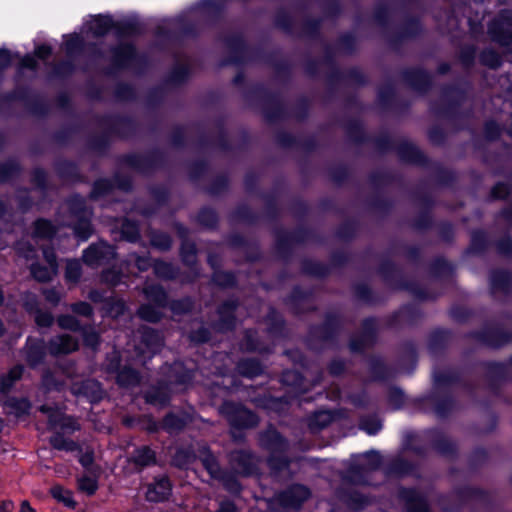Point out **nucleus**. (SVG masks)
<instances>
[{
  "label": "nucleus",
  "instance_id": "obj_39",
  "mask_svg": "<svg viewBox=\"0 0 512 512\" xmlns=\"http://www.w3.org/2000/svg\"><path fill=\"white\" fill-rule=\"evenodd\" d=\"M124 309H125V304L122 300H117L115 301L110 309H109V313L113 316V317H118L119 315H121L123 312H124Z\"/></svg>",
  "mask_w": 512,
  "mask_h": 512
},
{
  "label": "nucleus",
  "instance_id": "obj_10",
  "mask_svg": "<svg viewBox=\"0 0 512 512\" xmlns=\"http://www.w3.org/2000/svg\"><path fill=\"white\" fill-rule=\"evenodd\" d=\"M262 444L275 453L283 452L287 447L286 442L275 430H269L262 437Z\"/></svg>",
  "mask_w": 512,
  "mask_h": 512
},
{
  "label": "nucleus",
  "instance_id": "obj_57",
  "mask_svg": "<svg viewBox=\"0 0 512 512\" xmlns=\"http://www.w3.org/2000/svg\"><path fill=\"white\" fill-rule=\"evenodd\" d=\"M246 348L248 350H255L256 349V346L253 344V343H247L246 344Z\"/></svg>",
  "mask_w": 512,
  "mask_h": 512
},
{
  "label": "nucleus",
  "instance_id": "obj_9",
  "mask_svg": "<svg viewBox=\"0 0 512 512\" xmlns=\"http://www.w3.org/2000/svg\"><path fill=\"white\" fill-rule=\"evenodd\" d=\"M309 496V491L304 486H293L282 494L281 501L288 506L298 507Z\"/></svg>",
  "mask_w": 512,
  "mask_h": 512
},
{
  "label": "nucleus",
  "instance_id": "obj_21",
  "mask_svg": "<svg viewBox=\"0 0 512 512\" xmlns=\"http://www.w3.org/2000/svg\"><path fill=\"white\" fill-rule=\"evenodd\" d=\"M117 380L120 385L133 386L139 382V376L135 370L125 368L118 374Z\"/></svg>",
  "mask_w": 512,
  "mask_h": 512
},
{
  "label": "nucleus",
  "instance_id": "obj_6",
  "mask_svg": "<svg viewBox=\"0 0 512 512\" xmlns=\"http://www.w3.org/2000/svg\"><path fill=\"white\" fill-rule=\"evenodd\" d=\"M78 348V342L70 335H60L53 338L48 346L51 354H68Z\"/></svg>",
  "mask_w": 512,
  "mask_h": 512
},
{
  "label": "nucleus",
  "instance_id": "obj_28",
  "mask_svg": "<svg viewBox=\"0 0 512 512\" xmlns=\"http://www.w3.org/2000/svg\"><path fill=\"white\" fill-rule=\"evenodd\" d=\"M360 427L368 434L373 435L381 429V423L376 418H366L361 421Z\"/></svg>",
  "mask_w": 512,
  "mask_h": 512
},
{
  "label": "nucleus",
  "instance_id": "obj_4",
  "mask_svg": "<svg viewBox=\"0 0 512 512\" xmlns=\"http://www.w3.org/2000/svg\"><path fill=\"white\" fill-rule=\"evenodd\" d=\"M44 257L48 263V267H41L39 265L31 266V273L35 279L39 281H48L57 272V263L53 251L45 249L43 251Z\"/></svg>",
  "mask_w": 512,
  "mask_h": 512
},
{
  "label": "nucleus",
  "instance_id": "obj_29",
  "mask_svg": "<svg viewBox=\"0 0 512 512\" xmlns=\"http://www.w3.org/2000/svg\"><path fill=\"white\" fill-rule=\"evenodd\" d=\"M145 342L147 345V349L151 353H155L161 346V340L159 335L152 332L146 333Z\"/></svg>",
  "mask_w": 512,
  "mask_h": 512
},
{
  "label": "nucleus",
  "instance_id": "obj_48",
  "mask_svg": "<svg viewBox=\"0 0 512 512\" xmlns=\"http://www.w3.org/2000/svg\"><path fill=\"white\" fill-rule=\"evenodd\" d=\"M21 64L23 67H26V68H34L36 65V62H35V59L33 56L27 55L22 59Z\"/></svg>",
  "mask_w": 512,
  "mask_h": 512
},
{
  "label": "nucleus",
  "instance_id": "obj_54",
  "mask_svg": "<svg viewBox=\"0 0 512 512\" xmlns=\"http://www.w3.org/2000/svg\"><path fill=\"white\" fill-rule=\"evenodd\" d=\"M238 413H239V415H240V417H241V418L251 416V415H250V413H249L248 411L243 410V409L239 410V411H238Z\"/></svg>",
  "mask_w": 512,
  "mask_h": 512
},
{
  "label": "nucleus",
  "instance_id": "obj_58",
  "mask_svg": "<svg viewBox=\"0 0 512 512\" xmlns=\"http://www.w3.org/2000/svg\"><path fill=\"white\" fill-rule=\"evenodd\" d=\"M269 461H270L271 466L276 467V464L274 463L275 456L271 457Z\"/></svg>",
  "mask_w": 512,
  "mask_h": 512
},
{
  "label": "nucleus",
  "instance_id": "obj_51",
  "mask_svg": "<svg viewBox=\"0 0 512 512\" xmlns=\"http://www.w3.org/2000/svg\"><path fill=\"white\" fill-rule=\"evenodd\" d=\"M19 512H35L27 500H24L20 504Z\"/></svg>",
  "mask_w": 512,
  "mask_h": 512
},
{
  "label": "nucleus",
  "instance_id": "obj_13",
  "mask_svg": "<svg viewBox=\"0 0 512 512\" xmlns=\"http://www.w3.org/2000/svg\"><path fill=\"white\" fill-rule=\"evenodd\" d=\"M403 497L408 502L409 512H428L426 503L416 492L406 491L404 492Z\"/></svg>",
  "mask_w": 512,
  "mask_h": 512
},
{
  "label": "nucleus",
  "instance_id": "obj_3",
  "mask_svg": "<svg viewBox=\"0 0 512 512\" xmlns=\"http://www.w3.org/2000/svg\"><path fill=\"white\" fill-rule=\"evenodd\" d=\"M115 256L114 248L104 242L91 245L84 251L83 259L89 265H96Z\"/></svg>",
  "mask_w": 512,
  "mask_h": 512
},
{
  "label": "nucleus",
  "instance_id": "obj_43",
  "mask_svg": "<svg viewBox=\"0 0 512 512\" xmlns=\"http://www.w3.org/2000/svg\"><path fill=\"white\" fill-rule=\"evenodd\" d=\"M84 341L88 346L94 347L98 343V335L95 332L85 333Z\"/></svg>",
  "mask_w": 512,
  "mask_h": 512
},
{
  "label": "nucleus",
  "instance_id": "obj_1",
  "mask_svg": "<svg viewBox=\"0 0 512 512\" xmlns=\"http://www.w3.org/2000/svg\"><path fill=\"white\" fill-rule=\"evenodd\" d=\"M198 457L209 474L213 478L220 479L227 490L233 493L239 491V485L234 476H227L221 473L215 457L211 454L207 447L203 446L199 449Z\"/></svg>",
  "mask_w": 512,
  "mask_h": 512
},
{
  "label": "nucleus",
  "instance_id": "obj_27",
  "mask_svg": "<svg viewBox=\"0 0 512 512\" xmlns=\"http://www.w3.org/2000/svg\"><path fill=\"white\" fill-rule=\"evenodd\" d=\"M81 275V265L76 260H70L66 265V278L70 281H77Z\"/></svg>",
  "mask_w": 512,
  "mask_h": 512
},
{
  "label": "nucleus",
  "instance_id": "obj_11",
  "mask_svg": "<svg viewBox=\"0 0 512 512\" xmlns=\"http://www.w3.org/2000/svg\"><path fill=\"white\" fill-rule=\"evenodd\" d=\"M233 469L237 474H249L252 471V460L248 454L235 452L231 456Z\"/></svg>",
  "mask_w": 512,
  "mask_h": 512
},
{
  "label": "nucleus",
  "instance_id": "obj_46",
  "mask_svg": "<svg viewBox=\"0 0 512 512\" xmlns=\"http://www.w3.org/2000/svg\"><path fill=\"white\" fill-rule=\"evenodd\" d=\"M10 55L6 50H0V69L10 63Z\"/></svg>",
  "mask_w": 512,
  "mask_h": 512
},
{
  "label": "nucleus",
  "instance_id": "obj_34",
  "mask_svg": "<svg viewBox=\"0 0 512 512\" xmlns=\"http://www.w3.org/2000/svg\"><path fill=\"white\" fill-rule=\"evenodd\" d=\"M164 426L169 430H177L183 426V421L175 415H168L164 419Z\"/></svg>",
  "mask_w": 512,
  "mask_h": 512
},
{
  "label": "nucleus",
  "instance_id": "obj_31",
  "mask_svg": "<svg viewBox=\"0 0 512 512\" xmlns=\"http://www.w3.org/2000/svg\"><path fill=\"white\" fill-rule=\"evenodd\" d=\"M122 234L127 240L134 241L138 236V229L133 223L126 221L122 225Z\"/></svg>",
  "mask_w": 512,
  "mask_h": 512
},
{
  "label": "nucleus",
  "instance_id": "obj_17",
  "mask_svg": "<svg viewBox=\"0 0 512 512\" xmlns=\"http://www.w3.org/2000/svg\"><path fill=\"white\" fill-rule=\"evenodd\" d=\"M112 26V21L109 17L99 16L92 20L90 30L96 36L104 35Z\"/></svg>",
  "mask_w": 512,
  "mask_h": 512
},
{
  "label": "nucleus",
  "instance_id": "obj_32",
  "mask_svg": "<svg viewBox=\"0 0 512 512\" xmlns=\"http://www.w3.org/2000/svg\"><path fill=\"white\" fill-rule=\"evenodd\" d=\"M152 244L162 250L168 249L171 245V240L166 234H156L151 239Z\"/></svg>",
  "mask_w": 512,
  "mask_h": 512
},
{
  "label": "nucleus",
  "instance_id": "obj_37",
  "mask_svg": "<svg viewBox=\"0 0 512 512\" xmlns=\"http://www.w3.org/2000/svg\"><path fill=\"white\" fill-rule=\"evenodd\" d=\"M103 280L111 285H116L120 282V274L115 270H108L104 272Z\"/></svg>",
  "mask_w": 512,
  "mask_h": 512
},
{
  "label": "nucleus",
  "instance_id": "obj_25",
  "mask_svg": "<svg viewBox=\"0 0 512 512\" xmlns=\"http://www.w3.org/2000/svg\"><path fill=\"white\" fill-rule=\"evenodd\" d=\"M78 487L82 492L91 495L97 490V481L94 477L83 476L78 480Z\"/></svg>",
  "mask_w": 512,
  "mask_h": 512
},
{
  "label": "nucleus",
  "instance_id": "obj_38",
  "mask_svg": "<svg viewBox=\"0 0 512 512\" xmlns=\"http://www.w3.org/2000/svg\"><path fill=\"white\" fill-rule=\"evenodd\" d=\"M482 59L487 65L491 67H496L500 63L498 55L492 52H485L482 56Z\"/></svg>",
  "mask_w": 512,
  "mask_h": 512
},
{
  "label": "nucleus",
  "instance_id": "obj_53",
  "mask_svg": "<svg viewBox=\"0 0 512 512\" xmlns=\"http://www.w3.org/2000/svg\"><path fill=\"white\" fill-rule=\"evenodd\" d=\"M318 419H321V425H325L326 422L330 419V415L326 412H321L317 415Z\"/></svg>",
  "mask_w": 512,
  "mask_h": 512
},
{
  "label": "nucleus",
  "instance_id": "obj_24",
  "mask_svg": "<svg viewBox=\"0 0 512 512\" xmlns=\"http://www.w3.org/2000/svg\"><path fill=\"white\" fill-rule=\"evenodd\" d=\"M138 312L142 319L150 322H156L161 317V313L158 308L152 305H143Z\"/></svg>",
  "mask_w": 512,
  "mask_h": 512
},
{
  "label": "nucleus",
  "instance_id": "obj_15",
  "mask_svg": "<svg viewBox=\"0 0 512 512\" xmlns=\"http://www.w3.org/2000/svg\"><path fill=\"white\" fill-rule=\"evenodd\" d=\"M89 215V211H84L83 217L80 218L79 222L74 227V233L81 240H86L92 233Z\"/></svg>",
  "mask_w": 512,
  "mask_h": 512
},
{
  "label": "nucleus",
  "instance_id": "obj_16",
  "mask_svg": "<svg viewBox=\"0 0 512 512\" xmlns=\"http://www.w3.org/2000/svg\"><path fill=\"white\" fill-rule=\"evenodd\" d=\"M51 494L56 500L62 502L67 507L74 508L76 506V502L73 499L72 492L64 489L61 486L52 487Z\"/></svg>",
  "mask_w": 512,
  "mask_h": 512
},
{
  "label": "nucleus",
  "instance_id": "obj_2",
  "mask_svg": "<svg viewBox=\"0 0 512 512\" xmlns=\"http://www.w3.org/2000/svg\"><path fill=\"white\" fill-rule=\"evenodd\" d=\"M41 411L48 414L49 424L54 429H60L65 433H71L79 429V424L73 418L65 416L59 410H53L49 407L42 406Z\"/></svg>",
  "mask_w": 512,
  "mask_h": 512
},
{
  "label": "nucleus",
  "instance_id": "obj_8",
  "mask_svg": "<svg viewBox=\"0 0 512 512\" xmlns=\"http://www.w3.org/2000/svg\"><path fill=\"white\" fill-rule=\"evenodd\" d=\"M170 491L171 485L169 480L160 478L148 487L146 497L149 501H162L169 496Z\"/></svg>",
  "mask_w": 512,
  "mask_h": 512
},
{
  "label": "nucleus",
  "instance_id": "obj_33",
  "mask_svg": "<svg viewBox=\"0 0 512 512\" xmlns=\"http://www.w3.org/2000/svg\"><path fill=\"white\" fill-rule=\"evenodd\" d=\"M134 53V50L129 45H124L119 48V50L116 52V58L119 64H124L126 60H128L130 57H132Z\"/></svg>",
  "mask_w": 512,
  "mask_h": 512
},
{
  "label": "nucleus",
  "instance_id": "obj_52",
  "mask_svg": "<svg viewBox=\"0 0 512 512\" xmlns=\"http://www.w3.org/2000/svg\"><path fill=\"white\" fill-rule=\"evenodd\" d=\"M246 363H243L242 366H241V371L245 374H248L249 376H254L256 375L258 372H259V367L258 366H255L253 367V369L251 371H248L244 368V365Z\"/></svg>",
  "mask_w": 512,
  "mask_h": 512
},
{
  "label": "nucleus",
  "instance_id": "obj_18",
  "mask_svg": "<svg viewBox=\"0 0 512 512\" xmlns=\"http://www.w3.org/2000/svg\"><path fill=\"white\" fill-rule=\"evenodd\" d=\"M133 460L137 465L144 467L154 462L155 455L148 447H141L135 450Z\"/></svg>",
  "mask_w": 512,
  "mask_h": 512
},
{
  "label": "nucleus",
  "instance_id": "obj_20",
  "mask_svg": "<svg viewBox=\"0 0 512 512\" xmlns=\"http://www.w3.org/2000/svg\"><path fill=\"white\" fill-rule=\"evenodd\" d=\"M359 464L365 471L374 470L380 464V456L376 452L366 453L360 457Z\"/></svg>",
  "mask_w": 512,
  "mask_h": 512
},
{
  "label": "nucleus",
  "instance_id": "obj_12",
  "mask_svg": "<svg viewBox=\"0 0 512 512\" xmlns=\"http://www.w3.org/2000/svg\"><path fill=\"white\" fill-rule=\"evenodd\" d=\"M4 406L9 414H13L17 417L28 413L30 409V403L25 398H8L4 402Z\"/></svg>",
  "mask_w": 512,
  "mask_h": 512
},
{
  "label": "nucleus",
  "instance_id": "obj_49",
  "mask_svg": "<svg viewBox=\"0 0 512 512\" xmlns=\"http://www.w3.org/2000/svg\"><path fill=\"white\" fill-rule=\"evenodd\" d=\"M93 458L90 453H85L81 456L80 462L83 466L88 467L92 464Z\"/></svg>",
  "mask_w": 512,
  "mask_h": 512
},
{
  "label": "nucleus",
  "instance_id": "obj_40",
  "mask_svg": "<svg viewBox=\"0 0 512 512\" xmlns=\"http://www.w3.org/2000/svg\"><path fill=\"white\" fill-rule=\"evenodd\" d=\"M129 261L133 262L141 271L146 270L150 266L149 260L144 257H137L133 255Z\"/></svg>",
  "mask_w": 512,
  "mask_h": 512
},
{
  "label": "nucleus",
  "instance_id": "obj_7",
  "mask_svg": "<svg viewBox=\"0 0 512 512\" xmlns=\"http://www.w3.org/2000/svg\"><path fill=\"white\" fill-rule=\"evenodd\" d=\"M71 390L76 395H83L90 401H97L102 397V390L98 382L85 380L81 383H73Z\"/></svg>",
  "mask_w": 512,
  "mask_h": 512
},
{
  "label": "nucleus",
  "instance_id": "obj_23",
  "mask_svg": "<svg viewBox=\"0 0 512 512\" xmlns=\"http://www.w3.org/2000/svg\"><path fill=\"white\" fill-rule=\"evenodd\" d=\"M55 230L50 222L45 220H39L35 223L34 234L39 238H48L54 235Z\"/></svg>",
  "mask_w": 512,
  "mask_h": 512
},
{
  "label": "nucleus",
  "instance_id": "obj_45",
  "mask_svg": "<svg viewBox=\"0 0 512 512\" xmlns=\"http://www.w3.org/2000/svg\"><path fill=\"white\" fill-rule=\"evenodd\" d=\"M217 512H237V510L233 503L222 502Z\"/></svg>",
  "mask_w": 512,
  "mask_h": 512
},
{
  "label": "nucleus",
  "instance_id": "obj_30",
  "mask_svg": "<svg viewBox=\"0 0 512 512\" xmlns=\"http://www.w3.org/2000/svg\"><path fill=\"white\" fill-rule=\"evenodd\" d=\"M58 325L61 328L69 329V330H77L79 328V324L77 320L70 315H63L58 318Z\"/></svg>",
  "mask_w": 512,
  "mask_h": 512
},
{
  "label": "nucleus",
  "instance_id": "obj_14",
  "mask_svg": "<svg viewBox=\"0 0 512 512\" xmlns=\"http://www.w3.org/2000/svg\"><path fill=\"white\" fill-rule=\"evenodd\" d=\"M23 372V368L21 366H16L12 368L7 376H3L0 380V392L5 394L12 387L13 383L21 378Z\"/></svg>",
  "mask_w": 512,
  "mask_h": 512
},
{
  "label": "nucleus",
  "instance_id": "obj_36",
  "mask_svg": "<svg viewBox=\"0 0 512 512\" xmlns=\"http://www.w3.org/2000/svg\"><path fill=\"white\" fill-rule=\"evenodd\" d=\"M72 310L80 315L89 316L92 312L91 306L88 303L80 302L72 306Z\"/></svg>",
  "mask_w": 512,
  "mask_h": 512
},
{
  "label": "nucleus",
  "instance_id": "obj_47",
  "mask_svg": "<svg viewBox=\"0 0 512 512\" xmlns=\"http://www.w3.org/2000/svg\"><path fill=\"white\" fill-rule=\"evenodd\" d=\"M14 503L11 500H4L0 503V512H13Z\"/></svg>",
  "mask_w": 512,
  "mask_h": 512
},
{
  "label": "nucleus",
  "instance_id": "obj_42",
  "mask_svg": "<svg viewBox=\"0 0 512 512\" xmlns=\"http://www.w3.org/2000/svg\"><path fill=\"white\" fill-rule=\"evenodd\" d=\"M45 298L52 304H57L61 298V295L55 289H48L44 292Z\"/></svg>",
  "mask_w": 512,
  "mask_h": 512
},
{
  "label": "nucleus",
  "instance_id": "obj_5",
  "mask_svg": "<svg viewBox=\"0 0 512 512\" xmlns=\"http://www.w3.org/2000/svg\"><path fill=\"white\" fill-rule=\"evenodd\" d=\"M492 35L502 43H508L512 39V15L501 16L490 27Z\"/></svg>",
  "mask_w": 512,
  "mask_h": 512
},
{
  "label": "nucleus",
  "instance_id": "obj_41",
  "mask_svg": "<svg viewBox=\"0 0 512 512\" xmlns=\"http://www.w3.org/2000/svg\"><path fill=\"white\" fill-rule=\"evenodd\" d=\"M155 271L163 277H171L173 275L170 266L165 263H157Z\"/></svg>",
  "mask_w": 512,
  "mask_h": 512
},
{
  "label": "nucleus",
  "instance_id": "obj_56",
  "mask_svg": "<svg viewBox=\"0 0 512 512\" xmlns=\"http://www.w3.org/2000/svg\"><path fill=\"white\" fill-rule=\"evenodd\" d=\"M76 42H78V36H71V43H68L69 48Z\"/></svg>",
  "mask_w": 512,
  "mask_h": 512
},
{
  "label": "nucleus",
  "instance_id": "obj_55",
  "mask_svg": "<svg viewBox=\"0 0 512 512\" xmlns=\"http://www.w3.org/2000/svg\"><path fill=\"white\" fill-rule=\"evenodd\" d=\"M394 397H395V399H397V400L399 399V401H401L403 398V395L401 392H394L391 399H393Z\"/></svg>",
  "mask_w": 512,
  "mask_h": 512
},
{
  "label": "nucleus",
  "instance_id": "obj_19",
  "mask_svg": "<svg viewBox=\"0 0 512 512\" xmlns=\"http://www.w3.org/2000/svg\"><path fill=\"white\" fill-rule=\"evenodd\" d=\"M144 291L147 298L154 301L158 306H163L165 304L166 294L160 286H148Z\"/></svg>",
  "mask_w": 512,
  "mask_h": 512
},
{
  "label": "nucleus",
  "instance_id": "obj_50",
  "mask_svg": "<svg viewBox=\"0 0 512 512\" xmlns=\"http://www.w3.org/2000/svg\"><path fill=\"white\" fill-rule=\"evenodd\" d=\"M506 194V188L504 185H497L493 190V195L495 197H504Z\"/></svg>",
  "mask_w": 512,
  "mask_h": 512
},
{
  "label": "nucleus",
  "instance_id": "obj_22",
  "mask_svg": "<svg viewBox=\"0 0 512 512\" xmlns=\"http://www.w3.org/2000/svg\"><path fill=\"white\" fill-rule=\"evenodd\" d=\"M50 442L58 450L74 451L77 448L75 442L63 438L60 434L52 436Z\"/></svg>",
  "mask_w": 512,
  "mask_h": 512
},
{
  "label": "nucleus",
  "instance_id": "obj_35",
  "mask_svg": "<svg viewBox=\"0 0 512 512\" xmlns=\"http://www.w3.org/2000/svg\"><path fill=\"white\" fill-rule=\"evenodd\" d=\"M35 321L38 326L47 327L52 324L53 317L49 313L37 311L35 315Z\"/></svg>",
  "mask_w": 512,
  "mask_h": 512
},
{
  "label": "nucleus",
  "instance_id": "obj_44",
  "mask_svg": "<svg viewBox=\"0 0 512 512\" xmlns=\"http://www.w3.org/2000/svg\"><path fill=\"white\" fill-rule=\"evenodd\" d=\"M36 56L41 59H45L51 53V49L48 46H39L36 51Z\"/></svg>",
  "mask_w": 512,
  "mask_h": 512
},
{
  "label": "nucleus",
  "instance_id": "obj_59",
  "mask_svg": "<svg viewBox=\"0 0 512 512\" xmlns=\"http://www.w3.org/2000/svg\"><path fill=\"white\" fill-rule=\"evenodd\" d=\"M351 477H352V479H353L354 481H356V482H360V480H358L355 476H351Z\"/></svg>",
  "mask_w": 512,
  "mask_h": 512
},
{
  "label": "nucleus",
  "instance_id": "obj_26",
  "mask_svg": "<svg viewBox=\"0 0 512 512\" xmlns=\"http://www.w3.org/2000/svg\"><path fill=\"white\" fill-rule=\"evenodd\" d=\"M44 356L43 348L41 345H33L28 348L27 352V360L32 365L35 366L42 360Z\"/></svg>",
  "mask_w": 512,
  "mask_h": 512
}]
</instances>
